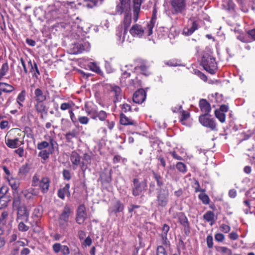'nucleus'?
<instances>
[{
  "instance_id": "nucleus-7",
  "label": "nucleus",
  "mask_w": 255,
  "mask_h": 255,
  "mask_svg": "<svg viewBox=\"0 0 255 255\" xmlns=\"http://www.w3.org/2000/svg\"><path fill=\"white\" fill-rule=\"evenodd\" d=\"M169 195L168 189L159 188L156 192L157 206L160 207H165L168 203Z\"/></svg>"
},
{
  "instance_id": "nucleus-31",
  "label": "nucleus",
  "mask_w": 255,
  "mask_h": 255,
  "mask_svg": "<svg viewBox=\"0 0 255 255\" xmlns=\"http://www.w3.org/2000/svg\"><path fill=\"white\" fill-rule=\"evenodd\" d=\"M26 91L23 89L17 95L16 101L18 105V108L20 109L23 107V103L26 100Z\"/></svg>"
},
{
  "instance_id": "nucleus-41",
  "label": "nucleus",
  "mask_w": 255,
  "mask_h": 255,
  "mask_svg": "<svg viewBox=\"0 0 255 255\" xmlns=\"http://www.w3.org/2000/svg\"><path fill=\"white\" fill-rule=\"evenodd\" d=\"M152 174L153 175L154 179L156 182L157 186L161 188V187H162L164 184L163 177H162L159 173H156V172L154 171L152 172Z\"/></svg>"
},
{
  "instance_id": "nucleus-35",
  "label": "nucleus",
  "mask_w": 255,
  "mask_h": 255,
  "mask_svg": "<svg viewBox=\"0 0 255 255\" xmlns=\"http://www.w3.org/2000/svg\"><path fill=\"white\" fill-rule=\"evenodd\" d=\"M204 220L210 223V225H213L216 222V219L215 218V214L214 212L208 211L203 215Z\"/></svg>"
},
{
  "instance_id": "nucleus-20",
  "label": "nucleus",
  "mask_w": 255,
  "mask_h": 255,
  "mask_svg": "<svg viewBox=\"0 0 255 255\" xmlns=\"http://www.w3.org/2000/svg\"><path fill=\"white\" fill-rule=\"evenodd\" d=\"M144 31L142 25L138 24L132 25L129 29V32L132 36L139 38L142 37Z\"/></svg>"
},
{
  "instance_id": "nucleus-18",
  "label": "nucleus",
  "mask_w": 255,
  "mask_h": 255,
  "mask_svg": "<svg viewBox=\"0 0 255 255\" xmlns=\"http://www.w3.org/2000/svg\"><path fill=\"white\" fill-rule=\"evenodd\" d=\"M146 97V91L143 88H140L134 92L132 100L135 103L141 104L144 101Z\"/></svg>"
},
{
  "instance_id": "nucleus-16",
  "label": "nucleus",
  "mask_w": 255,
  "mask_h": 255,
  "mask_svg": "<svg viewBox=\"0 0 255 255\" xmlns=\"http://www.w3.org/2000/svg\"><path fill=\"white\" fill-rule=\"evenodd\" d=\"M34 101H40L44 102L49 98V93L48 91H43L40 88L35 89L34 92Z\"/></svg>"
},
{
  "instance_id": "nucleus-53",
  "label": "nucleus",
  "mask_w": 255,
  "mask_h": 255,
  "mask_svg": "<svg viewBox=\"0 0 255 255\" xmlns=\"http://www.w3.org/2000/svg\"><path fill=\"white\" fill-rule=\"evenodd\" d=\"M192 187L194 189L195 192H206L205 188H201L200 183L199 181L197 180H195V181L192 185Z\"/></svg>"
},
{
  "instance_id": "nucleus-2",
  "label": "nucleus",
  "mask_w": 255,
  "mask_h": 255,
  "mask_svg": "<svg viewBox=\"0 0 255 255\" xmlns=\"http://www.w3.org/2000/svg\"><path fill=\"white\" fill-rule=\"evenodd\" d=\"M140 74L134 70L131 73L124 71L120 78V83L122 86L128 87H139L141 86L142 81L139 78Z\"/></svg>"
},
{
  "instance_id": "nucleus-59",
  "label": "nucleus",
  "mask_w": 255,
  "mask_h": 255,
  "mask_svg": "<svg viewBox=\"0 0 255 255\" xmlns=\"http://www.w3.org/2000/svg\"><path fill=\"white\" fill-rule=\"evenodd\" d=\"M156 255H168L165 248L162 245H159L156 249Z\"/></svg>"
},
{
  "instance_id": "nucleus-58",
  "label": "nucleus",
  "mask_w": 255,
  "mask_h": 255,
  "mask_svg": "<svg viewBox=\"0 0 255 255\" xmlns=\"http://www.w3.org/2000/svg\"><path fill=\"white\" fill-rule=\"evenodd\" d=\"M72 108V102L71 103H63L60 106V109L62 111L70 110Z\"/></svg>"
},
{
  "instance_id": "nucleus-42",
  "label": "nucleus",
  "mask_w": 255,
  "mask_h": 255,
  "mask_svg": "<svg viewBox=\"0 0 255 255\" xmlns=\"http://www.w3.org/2000/svg\"><path fill=\"white\" fill-rule=\"evenodd\" d=\"M77 131L75 129H73L66 133L65 134L66 141L68 143H71L73 138L77 137Z\"/></svg>"
},
{
  "instance_id": "nucleus-33",
  "label": "nucleus",
  "mask_w": 255,
  "mask_h": 255,
  "mask_svg": "<svg viewBox=\"0 0 255 255\" xmlns=\"http://www.w3.org/2000/svg\"><path fill=\"white\" fill-rule=\"evenodd\" d=\"M99 180L102 184H109L112 181V173L111 171L107 173V172H102L100 174Z\"/></svg>"
},
{
  "instance_id": "nucleus-56",
  "label": "nucleus",
  "mask_w": 255,
  "mask_h": 255,
  "mask_svg": "<svg viewBox=\"0 0 255 255\" xmlns=\"http://www.w3.org/2000/svg\"><path fill=\"white\" fill-rule=\"evenodd\" d=\"M7 205V198L5 195L0 196V209L6 207Z\"/></svg>"
},
{
  "instance_id": "nucleus-57",
  "label": "nucleus",
  "mask_w": 255,
  "mask_h": 255,
  "mask_svg": "<svg viewBox=\"0 0 255 255\" xmlns=\"http://www.w3.org/2000/svg\"><path fill=\"white\" fill-rule=\"evenodd\" d=\"M220 230L224 234H228L231 230L230 225L226 224H222L219 227Z\"/></svg>"
},
{
  "instance_id": "nucleus-21",
  "label": "nucleus",
  "mask_w": 255,
  "mask_h": 255,
  "mask_svg": "<svg viewBox=\"0 0 255 255\" xmlns=\"http://www.w3.org/2000/svg\"><path fill=\"white\" fill-rule=\"evenodd\" d=\"M52 249L55 254H58L60 252L63 255H69L70 251L67 245H62L60 243H55L52 246Z\"/></svg>"
},
{
  "instance_id": "nucleus-51",
  "label": "nucleus",
  "mask_w": 255,
  "mask_h": 255,
  "mask_svg": "<svg viewBox=\"0 0 255 255\" xmlns=\"http://www.w3.org/2000/svg\"><path fill=\"white\" fill-rule=\"evenodd\" d=\"M165 64L170 67H177L180 65V61L176 58L171 59L169 60L165 61Z\"/></svg>"
},
{
  "instance_id": "nucleus-25",
  "label": "nucleus",
  "mask_w": 255,
  "mask_h": 255,
  "mask_svg": "<svg viewBox=\"0 0 255 255\" xmlns=\"http://www.w3.org/2000/svg\"><path fill=\"white\" fill-rule=\"evenodd\" d=\"M34 109L37 114H40V118L43 119V113H46V105L43 102L35 101Z\"/></svg>"
},
{
  "instance_id": "nucleus-14",
  "label": "nucleus",
  "mask_w": 255,
  "mask_h": 255,
  "mask_svg": "<svg viewBox=\"0 0 255 255\" xmlns=\"http://www.w3.org/2000/svg\"><path fill=\"white\" fill-rule=\"evenodd\" d=\"M157 7L156 4H154L153 5V9L152 10V13L151 15V17L150 18V21L147 23V36H149L152 34L153 32V28L154 27V25L157 21Z\"/></svg>"
},
{
  "instance_id": "nucleus-61",
  "label": "nucleus",
  "mask_w": 255,
  "mask_h": 255,
  "mask_svg": "<svg viewBox=\"0 0 255 255\" xmlns=\"http://www.w3.org/2000/svg\"><path fill=\"white\" fill-rule=\"evenodd\" d=\"M78 121L82 125H87L89 122V119L86 116H80L78 118Z\"/></svg>"
},
{
  "instance_id": "nucleus-54",
  "label": "nucleus",
  "mask_w": 255,
  "mask_h": 255,
  "mask_svg": "<svg viewBox=\"0 0 255 255\" xmlns=\"http://www.w3.org/2000/svg\"><path fill=\"white\" fill-rule=\"evenodd\" d=\"M89 67L92 71L96 72L98 74H100L101 72L100 67L95 63H93L92 62L89 63Z\"/></svg>"
},
{
  "instance_id": "nucleus-48",
  "label": "nucleus",
  "mask_w": 255,
  "mask_h": 255,
  "mask_svg": "<svg viewBox=\"0 0 255 255\" xmlns=\"http://www.w3.org/2000/svg\"><path fill=\"white\" fill-rule=\"evenodd\" d=\"M182 226L184 228L185 234L189 235L191 233V226L188 220V218L184 221Z\"/></svg>"
},
{
  "instance_id": "nucleus-29",
  "label": "nucleus",
  "mask_w": 255,
  "mask_h": 255,
  "mask_svg": "<svg viewBox=\"0 0 255 255\" xmlns=\"http://www.w3.org/2000/svg\"><path fill=\"white\" fill-rule=\"evenodd\" d=\"M69 188L70 184L68 183L66 184L64 187L60 188L57 191V195L58 197L61 198L62 200H64L65 196L69 197L71 195Z\"/></svg>"
},
{
  "instance_id": "nucleus-10",
  "label": "nucleus",
  "mask_w": 255,
  "mask_h": 255,
  "mask_svg": "<svg viewBox=\"0 0 255 255\" xmlns=\"http://www.w3.org/2000/svg\"><path fill=\"white\" fill-rule=\"evenodd\" d=\"M247 199L243 201L244 204L247 208L244 209L246 214H254L255 215V197L251 196V191H247L246 192Z\"/></svg>"
},
{
  "instance_id": "nucleus-12",
  "label": "nucleus",
  "mask_w": 255,
  "mask_h": 255,
  "mask_svg": "<svg viewBox=\"0 0 255 255\" xmlns=\"http://www.w3.org/2000/svg\"><path fill=\"white\" fill-rule=\"evenodd\" d=\"M87 218L86 208L84 204H81L77 209L76 222L79 225L83 224Z\"/></svg>"
},
{
  "instance_id": "nucleus-23",
  "label": "nucleus",
  "mask_w": 255,
  "mask_h": 255,
  "mask_svg": "<svg viewBox=\"0 0 255 255\" xmlns=\"http://www.w3.org/2000/svg\"><path fill=\"white\" fill-rule=\"evenodd\" d=\"M145 0H132L133 8V20L136 22L139 18L140 6Z\"/></svg>"
},
{
  "instance_id": "nucleus-15",
  "label": "nucleus",
  "mask_w": 255,
  "mask_h": 255,
  "mask_svg": "<svg viewBox=\"0 0 255 255\" xmlns=\"http://www.w3.org/2000/svg\"><path fill=\"white\" fill-rule=\"evenodd\" d=\"M70 159L72 163V166L74 170L77 168L78 166L81 169V160L82 157L80 153H78L77 150H73L70 155Z\"/></svg>"
},
{
  "instance_id": "nucleus-47",
  "label": "nucleus",
  "mask_w": 255,
  "mask_h": 255,
  "mask_svg": "<svg viewBox=\"0 0 255 255\" xmlns=\"http://www.w3.org/2000/svg\"><path fill=\"white\" fill-rule=\"evenodd\" d=\"M30 167L28 163L23 164L22 166L19 168L18 173L21 175H26L29 172Z\"/></svg>"
},
{
  "instance_id": "nucleus-1",
  "label": "nucleus",
  "mask_w": 255,
  "mask_h": 255,
  "mask_svg": "<svg viewBox=\"0 0 255 255\" xmlns=\"http://www.w3.org/2000/svg\"><path fill=\"white\" fill-rule=\"evenodd\" d=\"M24 134L18 128H12L8 131L5 137V143L7 147L15 148L23 144Z\"/></svg>"
},
{
  "instance_id": "nucleus-64",
  "label": "nucleus",
  "mask_w": 255,
  "mask_h": 255,
  "mask_svg": "<svg viewBox=\"0 0 255 255\" xmlns=\"http://www.w3.org/2000/svg\"><path fill=\"white\" fill-rule=\"evenodd\" d=\"M215 239L217 242H222L225 240V235L222 233H217L215 235Z\"/></svg>"
},
{
  "instance_id": "nucleus-26",
  "label": "nucleus",
  "mask_w": 255,
  "mask_h": 255,
  "mask_svg": "<svg viewBox=\"0 0 255 255\" xmlns=\"http://www.w3.org/2000/svg\"><path fill=\"white\" fill-rule=\"evenodd\" d=\"M110 93L114 95L115 98L114 100L115 103L120 101L122 99V90L121 88L117 85H110Z\"/></svg>"
},
{
  "instance_id": "nucleus-50",
  "label": "nucleus",
  "mask_w": 255,
  "mask_h": 255,
  "mask_svg": "<svg viewBox=\"0 0 255 255\" xmlns=\"http://www.w3.org/2000/svg\"><path fill=\"white\" fill-rule=\"evenodd\" d=\"M176 167L177 170L182 173L185 174L187 171L186 165L180 161L177 163Z\"/></svg>"
},
{
  "instance_id": "nucleus-3",
  "label": "nucleus",
  "mask_w": 255,
  "mask_h": 255,
  "mask_svg": "<svg viewBox=\"0 0 255 255\" xmlns=\"http://www.w3.org/2000/svg\"><path fill=\"white\" fill-rule=\"evenodd\" d=\"M73 214L72 208L69 205H65L58 219L60 229L66 230L69 227L70 218Z\"/></svg>"
},
{
  "instance_id": "nucleus-30",
  "label": "nucleus",
  "mask_w": 255,
  "mask_h": 255,
  "mask_svg": "<svg viewBox=\"0 0 255 255\" xmlns=\"http://www.w3.org/2000/svg\"><path fill=\"white\" fill-rule=\"evenodd\" d=\"M39 194V191L35 188H30L27 190L23 191L24 197L27 200H32V199L37 197Z\"/></svg>"
},
{
  "instance_id": "nucleus-36",
  "label": "nucleus",
  "mask_w": 255,
  "mask_h": 255,
  "mask_svg": "<svg viewBox=\"0 0 255 255\" xmlns=\"http://www.w3.org/2000/svg\"><path fill=\"white\" fill-rule=\"evenodd\" d=\"M131 22V11L124 14L123 23L124 26L125 31H127L130 26Z\"/></svg>"
},
{
  "instance_id": "nucleus-13",
  "label": "nucleus",
  "mask_w": 255,
  "mask_h": 255,
  "mask_svg": "<svg viewBox=\"0 0 255 255\" xmlns=\"http://www.w3.org/2000/svg\"><path fill=\"white\" fill-rule=\"evenodd\" d=\"M119 1L116 9L117 14L121 15L131 11L130 0H119Z\"/></svg>"
},
{
  "instance_id": "nucleus-60",
  "label": "nucleus",
  "mask_w": 255,
  "mask_h": 255,
  "mask_svg": "<svg viewBox=\"0 0 255 255\" xmlns=\"http://www.w3.org/2000/svg\"><path fill=\"white\" fill-rule=\"evenodd\" d=\"M207 247L209 249H211L214 246V242H213V238L211 235H208L207 236L206 238Z\"/></svg>"
},
{
  "instance_id": "nucleus-38",
  "label": "nucleus",
  "mask_w": 255,
  "mask_h": 255,
  "mask_svg": "<svg viewBox=\"0 0 255 255\" xmlns=\"http://www.w3.org/2000/svg\"><path fill=\"white\" fill-rule=\"evenodd\" d=\"M0 90H2L3 92L5 93H11L15 89L12 85L6 83H3V82L0 83Z\"/></svg>"
},
{
  "instance_id": "nucleus-32",
  "label": "nucleus",
  "mask_w": 255,
  "mask_h": 255,
  "mask_svg": "<svg viewBox=\"0 0 255 255\" xmlns=\"http://www.w3.org/2000/svg\"><path fill=\"white\" fill-rule=\"evenodd\" d=\"M120 124L123 125H133L135 126L137 125V123L134 120H131V118H129L127 116H126L125 114L123 113H121L120 114Z\"/></svg>"
},
{
  "instance_id": "nucleus-5",
  "label": "nucleus",
  "mask_w": 255,
  "mask_h": 255,
  "mask_svg": "<svg viewBox=\"0 0 255 255\" xmlns=\"http://www.w3.org/2000/svg\"><path fill=\"white\" fill-rule=\"evenodd\" d=\"M188 0H169L171 11L173 14H182L187 7Z\"/></svg>"
},
{
  "instance_id": "nucleus-9",
  "label": "nucleus",
  "mask_w": 255,
  "mask_h": 255,
  "mask_svg": "<svg viewBox=\"0 0 255 255\" xmlns=\"http://www.w3.org/2000/svg\"><path fill=\"white\" fill-rule=\"evenodd\" d=\"M85 107L87 114L94 120H97L98 119L100 121H105L107 118L108 114L105 111H98L97 108L90 109L87 107L86 105H85Z\"/></svg>"
},
{
  "instance_id": "nucleus-45",
  "label": "nucleus",
  "mask_w": 255,
  "mask_h": 255,
  "mask_svg": "<svg viewBox=\"0 0 255 255\" xmlns=\"http://www.w3.org/2000/svg\"><path fill=\"white\" fill-rule=\"evenodd\" d=\"M9 70V66L7 62L3 63L0 68V80L3 77Z\"/></svg>"
},
{
  "instance_id": "nucleus-34",
  "label": "nucleus",
  "mask_w": 255,
  "mask_h": 255,
  "mask_svg": "<svg viewBox=\"0 0 255 255\" xmlns=\"http://www.w3.org/2000/svg\"><path fill=\"white\" fill-rule=\"evenodd\" d=\"M133 69L135 72H137L138 70L140 71V73L139 74L140 75L139 78H140V80H141V75H145L146 77H147V76L149 75L151 73L148 70V67L145 65L144 64H142L140 65H138L136 67H135Z\"/></svg>"
},
{
  "instance_id": "nucleus-49",
  "label": "nucleus",
  "mask_w": 255,
  "mask_h": 255,
  "mask_svg": "<svg viewBox=\"0 0 255 255\" xmlns=\"http://www.w3.org/2000/svg\"><path fill=\"white\" fill-rule=\"evenodd\" d=\"M190 114L188 111L182 110L181 117L179 118L180 122L182 125H185V121L190 117Z\"/></svg>"
},
{
  "instance_id": "nucleus-44",
  "label": "nucleus",
  "mask_w": 255,
  "mask_h": 255,
  "mask_svg": "<svg viewBox=\"0 0 255 255\" xmlns=\"http://www.w3.org/2000/svg\"><path fill=\"white\" fill-rule=\"evenodd\" d=\"M205 192H201V193L198 195V198L201 200L203 204L207 205L209 204L210 202V198L208 195L205 193Z\"/></svg>"
},
{
  "instance_id": "nucleus-6",
  "label": "nucleus",
  "mask_w": 255,
  "mask_h": 255,
  "mask_svg": "<svg viewBox=\"0 0 255 255\" xmlns=\"http://www.w3.org/2000/svg\"><path fill=\"white\" fill-rule=\"evenodd\" d=\"M199 120L203 127L209 128L210 130H217L216 121L210 114L200 115Z\"/></svg>"
},
{
  "instance_id": "nucleus-40",
  "label": "nucleus",
  "mask_w": 255,
  "mask_h": 255,
  "mask_svg": "<svg viewBox=\"0 0 255 255\" xmlns=\"http://www.w3.org/2000/svg\"><path fill=\"white\" fill-rule=\"evenodd\" d=\"M124 210V205L120 200H117L113 206L112 211L114 214H116L118 212H123Z\"/></svg>"
},
{
  "instance_id": "nucleus-43",
  "label": "nucleus",
  "mask_w": 255,
  "mask_h": 255,
  "mask_svg": "<svg viewBox=\"0 0 255 255\" xmlns=\"http://www.w3.org/2000/svg\"><path fill=\"white\" fill-rule=\"evenodd\" d=\"M215 115L221 123H224L226 120V115L222 113L219 109H217L215 111Z\"/></svg>"
},
{
  "instance_id": "nucleus-19",
  "label": "nucleus",
  "mask_w": 255,
  "mask_h": 255,
  "mask_svg": "<svg viewBox=\"0 0 255 255\" xmlns=\"http://www.w3.org/2000/svg\"><path fill=\"white\" fill-rule=\"evenodd\" d=\"M48 140L49 142L46 141H42L38 143L37 145V149L40 150H44V149H46V148H47L50 145V148H51L52 150H54L55 144H57V143L55 141L54 138L52 136H49Z\"/></svg>"
},
{
  "instance_id": "nucleus-24",
  "label": "nucleus",
  "mask_w": 255,
  "mask_h": 255,
  "mask_svg": "<svg viewBox=\"0 0 255 255\" xmlns=\"http://www.w3.org/2000/svg\"><path fill=\"white\" fill-rule=\"evenodd\" d=\"M50 180L49 177H43L40 180L39 190L43 194H46L49 190Z\"/></svg>"
},
{
  "instance_id": "nucleus-8",
  "label": "nucleus",
  "mask_w": 255,
  "mask_h": 255,
  "mask_svg": "<svg viewBox=\"0 0 255 255\" xmlns=\"http://www.w3.org/2000/svg\"><path fill=\"white\" fill-rule=\"evenodd\" d=\"M132 182L133 185L132 187V194L134 197H137L146 190L147 187L146 179L139 181L138 178H133Z\"/></svg>"
},
{
  "instance_id": "nucleus-27",
  "label": "nucleus",
  "mask_w": 255,
  "mask_h": 255,
  "mask_svg": "<svg viewBox=\"0 0 255 255\" xmlns=\"http://www.w3.org/2000/svg\"><path fill=\"white\" fill-rule=\"evenodd\" d=\"M76 7L75 1H63L60 6V9L63 13H69L70 10H73Z\"/></svg>"
},
{
  "instance_id": "nucleus-46",
  "label": "nucleus",
  "mask_w": 255,
  "mask_h": 255,
  "mask_svg": "<svg viewBox=\"0 0 255 255\" xmlns=\"http://www.w3.org/2000/svg\"><path fill=\"white\" fill-rule=\"evenodd\" d=\"M217 251L220 252L221 254L224 255H232V251L228 247H216Z\"/></svg>"
},
{
  "instance_id": "nucleus-37",
  "label": "nucleus",
  "mask_w": 255,
  "mask_h": 255,
  "mask_svg": "<svg viewBox=\"0 0 255 255\" xmlns=\"http://www.w3.org/2000/svg\"><path fill=\"white\" fill-rule=\"evenodd\" d=\"M21 198L18 193H14L12 201V208L13 210H17L18 208L20 207L23 204H21Z\"/></svg>"
},
{
  "instance_id": "nucleus-22",
  "label": "nucleus",
  "mask_w": 255,
  "mask_h": 255,
  "mask_svg": "<svg viewBox=\"0 0 255 255\" xmlns=\"http://www.w3.org/2000/svg\"><path fill=\"white\" fill-rule=\"evenodd\" d=\"M92 152H85L83 154L81 160V170L85 171L88 165L92 163Z\"/></svg>"
},
{
  "instance_id": "nucleus-11",
  "label": "nucleus",
  "mask_w": 255,
  "mask_h": 255,
  "mask_svg": "<svg viewBox=\"0 0 255 255\" xmlns=\"http://www.w3.org/2000/svg\"><path fill=\"white\" fill-rule=\"evenodd\" d=\"M199 28V24L197 20L193 18H190L186 27H184L182 31L183 34L185 36H189L194 33Z\"/></svg>"
},
{
  "instance_id": "nucleus-39",
  "label": "nucleus",
  "mask_w": 255,
  "mask_h": 255,
  "mask_svg": "<svg viewBox=\"0 0 255 255\" xmlns=\"http://www.w3.org/2000/svg\"><path fill=\"white\" fill-rule=\"evenodd\" d=\"M53 150H52L51 148L49 150L43 149L40 150L38 154V156L40 157L43 161H46L48 159L49 155L52 154Z\"/></svg>"
},
{
  "instance_id": "nucleus-62",
  "label": "nucleus",
  "mask_w": 255,
  "mask_h": 255,
  "mask_svg": "<svg viewBox=\"0 0 255 255\" xmlns=\"http://www.w3.org/2000/svg\"><path fill=\"white\" fill-rule=\"evenodd\" d=\"M63 177L66 180L69 181L71 180L72 176L70 171L68 170L64 169L63 171Z\"/></svg>"
},
{
  "instance_id": "nucleus-4",
  "label": "nucleus",
  "mask_w": 255,
  "mask_h": 255,
  "mask_svg": "<svg viewBox=\"0 0 255 255\" xmlns=\"http://www.w3.org/2000/svg\"><path fill=\"white\" fill-rule=\"evenodd\" d=\"M201 65L205 70L211 74H215L217 69L215 58L208 54H205L202 57Z\"/></svg>"
},
{
  "instance_id": "nucleus-52",
  "label": "nucleus",
  "mask_w": 255,
  "mask_h": 255,
  "mask_svg": "<svg viewBox=\"0 0 255 255\" xmlns=\"http://www.w3.org/2000/svg\"><path fill=\"white\" fill-rule=\"evenodd\" d=\"M18 225V229L21 232H26L29 230V226H27L25 223V221L20 220Z\"/></svg>"
},
{
  "instance_id": "nucleus-28",
  "label": "nucleus",
  "mask_w": 255,
  "mask_h": 255,
  "mask_svg": "<svg viewBox=\"0 0 255 255\" xmlns=\"http://www.w3.org/2000/svg\"><path fill=\"white\" fill-rule=\"evenodd\" d=\"M199 108L203 114H209L211 111V104L206 99L202 98L199 100Z\"/></svg>"
},
{
  "instance_id": "nucleus-55",
  "label": "nucleus",
  "mask_w": 255,
  "mask_h": 255,
  "mask_svg": "<svg viewBox=\"0 0 255 255\" xmlns=\"http://www.w3.org/2000/svg\"><path fill=\"white\" fill-rule=\"evenodd\" d=\"M40 180L39 175L37 174H35L32 178V187H37L40 184Z\"/></svg>"
},
{
  "instance_id": "nucleus-63",
  "label": "nucleus",
  "mask_w": 255,
  "mask_h": 255,
  "mask_svg": "<svg viewBox=\"0 0 255 255\" xmlns=\"http://www.w3.org/2000/svg\"><path fill=\"white\" fill-rule=\"evenodd\" d=\"M160 237L161 238L162 243L165 246H170V241H168L167 235L164 234H161Z\"/></svg>"
},
{
  "instance_id": "nucleus-17",
  "label": "nucleus",
  "mask_w": 255,
  "mask_h": 255,
  "mask_svg": "<svg viewBox=\"0 0 255 255\" xmlns=\"http://www.w3.org/2000/svg\"><path fill=\"white\" fill-rule=\"evenodd\" d=\"M16 210L17 211L16 218L17 222L22 220L27 222L29 220V213L25 205L23 204L22 206L18 208Z\"/></svg>"
}]
</instances>
